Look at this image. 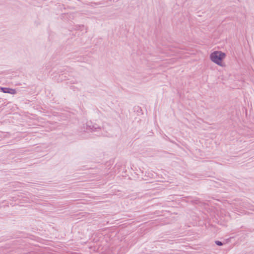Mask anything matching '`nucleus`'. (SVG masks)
I'll return each instance as SVG.
<instances>
[{"mask_svg": "<svg viewBox=\"0 0 254 254\" xmlns=\"http://www.w3.org/2000/svg\"><path fill=\"white\" fill-rule=\"evenodd\" d=\"M1 91L4 93H10L11 94H14L16 93V91L13 89L8 88H1Z\"/></svg>", "mask_w": 254, "mask_h": 254, "instance_id": "nucleus-2", "label": "nucleus"}, {"mask_svg": "<svg viewBox=\"0 0 254 254\" xmlns=\"http://www.w3.org/2000/svg\"><path fill=\"white\" fill-rule=\"evenodd\" d=\"M216 244L217 245H219V246H221L222 245V243L221 242H219V241H216Z\"/></svg>", "mask_w": 254, "mask_h": 254, "instance_id": "nucleus-3", "label": "nucleus"}, {"mask_svg": "<svg viewBox=\"0 0 254 254\" xmlns=\"http://www.w3.org/2000/svg\"><path fill=\"white\" fill-rule=\"evenodd\" d=\"M225 54L220 51H215L212 53L210 55V58L212 61L216 64L223 66V59L225 58Z\"/></svg>", "mask_w": 254, "mask_h": 254, "instance_id": "nucleus-1", "label": "nucleus"}]
</instances>
